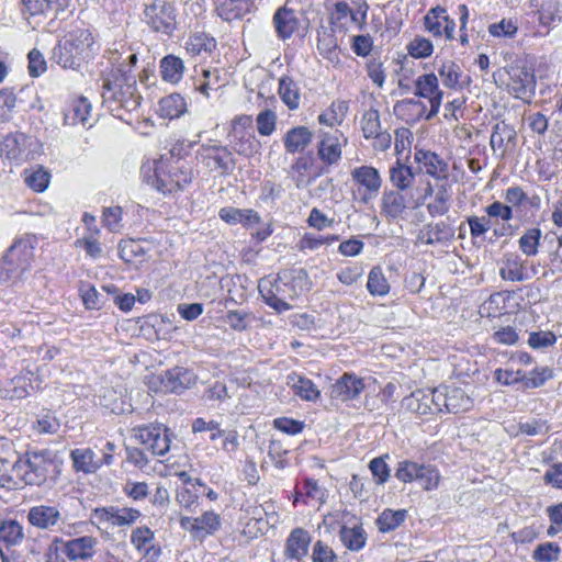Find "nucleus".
<instances>
[{
	"instance_id": "obj_1",
	"label": "nucleus",
	"mask_w": 562,
	"mask_h": 562,
	"mask_svg": "<svg viewBox=\"0 0 562 562\" xmlns=\"http://www.w3.org/2000/svg\"><path fill=\"white\" fill-rule=\"evenodd\" d=\"M310 289L308 274L303 268L281 270L274 279L262 278L258 291L267 305L282 313L289 311V300H294Z\"/></svg>"
},
{
	"instance_id": "obj_2",
	"label": "nucleus",
	"mask_w": 562,
	"mask_h": 562,
	"mask_svg": "<svg viewBox=\"0 0 562 562\" xmlns=\"http://www.w3.org/2000/svg\"><path fill=\"white\" fill-rule=\"evenodd\" d=\"M99 50L89 29L74 27L60 37L52 49L50 59L64 69L77 70Z\"/></svg>"
},
{
	"instance_id": "obj_3",
	"label": "nucleus",
	"mask_w": 562,
	"mask_h": 562,
	"mask_svg": "<svg viewBox=\"0 0 562 562\" xmlns=\"http://www.w3.org/2000/svg\"><path fill=\"white\" fill-rule=\"evenodd\" d=\"M12 471L26 485L43 486L56 483L61 472V461L53 450H29L19 456Z\"/></svg>"
},
{
	"instance_id": "obj_4",
	"label": "nucleus",
	"mask_w": 562,
	"mask_h": 562,
	"mask_svg": "<svg viewBox=\"0 0 562 562\" xmlns=\"http://www.w3.org/2000/svg\"><path fill=\"white\" fill-rule=\"evenodd\" d=\"M101 97L112 112H133L138 109L142 99L137 93L135 77L123 68L112 69L111 76L104 79Z\"/></svg>"
},
{
	"instance_id": "obj_5",
	"label": "nucleus",
	"mask_w": 562,
	"mask_h": 562,
	"mask_svg": "<svg viewBox=\"0 0 562 562\" xmlns=\"http://www.w3.org/2000/svg\"><path fill=\"white\" fill-rule=\"evenodd\" d=\"M177 9L170 0H150L145 4L142 21L155 33L172 36L178 26Z\"/></svg>"
},
{
	"instance_id": "obj_6",
	"label": "nucleus",
	"mask_w": 562,
	"mask_h": 562,
	"mask_svg": "<svg viewBox=\"0 0 562 562\" xmlns=\"http://www.w3.org/2000/svg\"><path fill=\"white\" fill-rule=\"evenodd\" d=\"M196 159L210 172L229 176L236 168L233 151L218 142L202 144L196 151Z\"/></svg>"
},
{
	"instance_id": "obj_7",
	"label": "nucleus",
	"mask_w": 562,
	"mask_h": 562,
	"mask_svg": "<svg viewBox=\"0 0 562 562\" xmlns=\"http://www.w3.org/2000/svg\"><path fill=\"white\" fill-rule=\"evenodd\" d=\"M395 477L404 483L417 482L425 491L438 488L441 480L440 472L435 465L409 460L398 462Z\"/></svg>"
},
{
	"instance_id": "obj_8",
	"label": "nucleus",
	"mask_w": 562,
	"mask_h": 562,
	"mask_svg": "<svg viewBox=\"0 0 562 562\" xmlns=\"http://www.w3.org/2000/svg\"><path fill=\"white\" fill-rule=\"evenodd\" d=\"M135 438L154 457L166 456L171 446L172 431L161 423L139 425L133 428Z\"/></svg>"
},
{
	"instance_id": "obj_9",
	"label": "nucleus",
	"mask_w": 562,
	"mask_h": 562,
	"mask_svg": "<svg viewBox=\"0 0 562 562\" xmlns=\"http://www.w3.org/2000/svg\"><path fill=\"white\" fill-rule=\"evenodd\" d=\"M153 184L162 193L182 190L192 180L191 172L178 166L166 167L162 161L154 162Z\"/></svg>"
},
{
	"instance_id": "obj_10",
	"label": "nucleus",
	"mask_w": 562,
	"mask_h": 562,
	"mask_svg": "<svg viewBox=\"0 0 562 562\" xmlns=\"http://www.w3.org/2000/svg\"><path fill=\"white\" fill-rule=\"evenodd\" d=\"M351 180L358 187L360 201L364 204L375 199L382 187V178L379 170L372 166L362 165L350 172Z\"/></svg>"
},
{
	"instance_id": "obj_11",
	"label": "nucleus",
	"mask_w": 562,
	"mask_h": 562,
	"mask_svg": "<svg viewBox=\"0 0 562 562\" xmlns=\"http://www.w3.org/2000/svg\"><path fill=\"white\" fill-rule=\"evenodd\" d=\"M326 173V167L314 166L311 155L296 157L289 170V176L299 190L307 189L317 178Z\"/></svg>"
},
{
	"instance_id": "obj_12",
	"label": "nucleus",
	"mask_w": 562,
	"mask_h": 562,
	"mask_svg": "<svg viewBox=\"0 0 562 562\" xmlns=\"http://www.w3.org/2000/svg\"><path fill=\"white\" fill-rule=\"evenodd\" d=\"M342 133L335 131L334 133H322L317 143V157L321 160L318 167H326L327 173L331 166L339 164L342 157L341 138Z\"/></svg>"
},
{
	"instance_id": "obj_13",
	"label": "nucleus",
	"mask_w": 562,
	"mask_h": 562,
	"mask_svg": "<svg viewBox=\"0 0 562 562\" xmlns=\"http://www.w3.org/2000/svg\"><path fill=\"white\" fill-rule=\"evenodd\" d=\"M415 95L427 99L430 104L427 117H435L440 110L443 92L439 89L438 78L435 74H424L415 80Z\"/></svg>"
},
{
	"instance_id": "obj_14",
	"label": "nucleus",
	"mask_w": 562,
	"mask_h": 562,
	"mask_svg": "<svg viewBox=\"0 0 562 562\" xmlns=\"http://www.w3.org/2000/svg\"><path fill=\"white\" fill-rule=\"evenodd\" d=\"M437 401L441 404V413L458 414L473 406L472 398L461 387L440 385L437 387Z\"/></svg>"
},
{
	"instance_id": "obj_15",
	"label": "nucleus",
	"mask_w": 562,
	"mask_h": 562,
	"mask_svg": "<svg viewBox=\"0 0 562 562\" xmlns=\"http://www.w3.org/2000/svg\"><path fill=\"white\" fill-rule=\"evenodd\" d=\"M402 405L418 416L441 413V404L437 401V387L434 390H417L406 396Z\"/></svg>"
},
{
	"instance_id": "obj_16",
	"label": "nucleus",
	"mask_w": 562,
	"mask_h": 562,
	"mask_svg": "<svg viewBox=\"0 0 562 562\" xmlns=\"http://www.w3.org/2000/svg\"><path fill=\"white\" fill-rule=\"evenodd\" d=\"M195 373L183 367H175L167 370L160 378V383L166 392L180 394L196 383Z\"/></svg>"
},
{
	"instance_id": "obj_17",
	"label": "nucleus",
	"mask_w": 562,
	"mask_h": 562,
	"mask_svg": "<svg viewBox=\"0 0 562 562\" xmlns=\"http://www.w3.org/2000/svg\"><path fill=\"white\" fill-rule=\"evenodd\" d=\"M55 542L63 546V553L70 561H86L92 558L98 543L92 536H82L67 541L56 538Z\"/></svg>"
},
{
	"instance_id": "obj_18",
	"label": "nucleus",
	"mask_w": 562,
	"mask_h": 562,
	"mask_svg": "<svg viewBox=\"0 0 562 562\" xmlns=\"http://www.w3.org/2000/svg\"><path fill=\"white\" fill-rule=\"evenodd\" d=\"M272 24L277 37L286 41L299 31L301 24L299 12L286 5L280 7L272 16Z\"/></svg>"
},
{
	"instance_id": "obj_19",
	"label": "nucleus",
	"mask_w": 562,
	"mask_h": 562,
	"mask_svg": "<svg viewBox=\"0 0 562 562\" xmlns=\"http://www.w3.org/2000/svg\"><path fill=\"white\" fill-rule=\"evenodd\" d=\"M36 237L34 235H24L18 238L7 250L9 259H12L18 267L29 270L34 260V249L36 246Z\"/></svg>"
},
{
	"instance_id": "obj_20",
	"label": "nucleus",
	"mask_w": 562,
	"mask_h": 562,
	"mask_svg": "<svg viewBox=\"0 0 562 562\" xmlns=\"http://www.w3.org/2000/svg\"><path fill=\"white\" fill-rule=\"evenodd\" d=\"M364 389L361 378L352 373L342 374L330 389V397L342 402L357 398Z\"/></svg>"
},
{
	"instance_id": "obj_21",
	"label": "nucleus",
	"mask_w": 562,
	"mask_h": 562,
	"mask_svg": "<svg viewBox=\"0 0 562 562\" xmlns=\"http://www.w3.org/2000/svg\"><path fill=\"white\" fill-rule=\"evenodd\" d=\"M314 133L304 125L293 126L282 137L286 154L295 155L304 153L313 142Z\"/></svg>"
},
{
	"instance_id": "obj_22",
	"label": "nucleus",
	"mask_w": 562,
	"mask_h": 562,
	"mask_svg": "<svg viewBox=\"0 0 562 562\" xmlns=\"http://www.w3.org/2000/svg\"><path fill=\"white\" fill-rule=\"evenodd\" d=\"M29 137L23 133H11L0 142V156L20 164L27 157Z\"/></svg>"
},
{
	"instance_id": "obj_23",
	"label": "nucleus",
	"mask_w": 562,
	"mask_h": 562,
	"mask_svg": "<svg viewBox=\"0 0 562 562\" xmlns=\"http://www.w3.org/2000/svg\"><path fill=\"white\" fill-rule=\"evenodd\" d=\"M61 519V514L56 506L36 505L29 509L27 521L35 528L50 530Z\"/></svg>"
},
{
	"instance_id": "obj_24",
	"label": "nucleus",
	"mask_w": 562,
	"mask_h": 562,
	"mask_svg": "<svg viewBox=\"0 0 562 562\" xmlns=\"http://www.w3.org/2000/svg\"><path fill=\"white\" fill-rule=\"evenodd\" d=\"M394 113L408 124H414L422 119L430 121L432 117L428 116L426 103L419 99L409 98L404 99L394 105Z\"/></svg>"
},
{
	"instance_id": "obj_25",
	"label": "nucleus",
	"mask_w": 562,
	"mask_h": 562,
	"mask_svg": "<svg viewBox=\"0 0 562 562\" xmlns=\"http://www.w3.org/2000/svg\"><path fill=\"white\" fill-rule=\"evenodd\" d=\"M499 276L503 280L512 282H522L530 279L527 261L515 252L505 254Z\"/></svg>"
},
{
	"instance_id": "obj_26",
	"label": "nucleus",
	"mask_w": 562,
	"mask_h": 562,
	"mask_svg": "<svg viewBox=\"0 0 562 562\" xmlns=\"http://www.w3.org/2000/svg\"><path fill=\"white\" fill-rule=\"evenodd\" d=\"M311 535L303 528H294L285 542L284 554L286 558L300 561L308 553Z\"/></svg>"
},
{
	"instance_id": "obj_27",
	"label": "nucleus",
	"mask_w": 562,
	"mask_h": 562,
	"mask_svg": "<svg viewBox=\"0 0 562 562\" xmlns=\"http://www.w3.org/2000/svg\"><path fill=\"white\" fill-rule=\"evenodd\" d=\"M91 103L87 98L80 97L69 102L63 110L64 125L75 126L89 124Z\"/></svg>"
},
{
	"instance_id": "obj_28",
	"label": "nucleus",
	"mask_w": 562,
	"mask_h": 562,
	"mask_svg": "<svg viewBox=\"0 0 562 562\" xmlns=\"http://www.w3.org/2000/svg\"><path fill=\"white\" fill-rule=\"evenodd\" d=\"M285 384L303 401L315 402L321 396V392L313 381L296 372L286 375Z\"/></svg>"
},
{
	"instance_id": "obj_29",
	"label": "nucleus",
	"mask_w": 562,
	"mask_h": 562,
	"mask_svg": "<svg viewBox=\"0 0 562 562\" xmlns=\"http://www.w3.org/2000/svg\"><path fill=\"white\" fill-rule=\"evenodd\" d=\"M252 0H223L216 1L215 11L223 21H234L241 19L249 12Z\"/></svg>"
},
{
	"instance_id": "obj_30",
	"label": "nucleus",
	"mask_w": 562,
	"mask_h": 562,
	"mask_svg": "<svg viewBox=\"0 0 562 562\" xmlns=\"http://www.w3.org/2000/svg\"><path fill=\"white\" fill-rule=\"evenodd\" d=\"M415 159L423 165L426 173L434 178L446 177L448 172V164L436 153L429 150H417Z\"/></svg>"
},
{
	"instance_id": "obj_31",
	"label": "nucleus",
	"mask_w": 562,
	"mask_h": 562,
	"mask_svg": "<svg viewBox=\"0 0 562 562\" xmlns=\"http://www.w3.org/2000/svg\"><path fill=\"white\" fill-rule=\"evenodd\" d=\"M453 236V229L446 222L430 223L420 229L418 241L426 245H435L448 240Z\"/></svg>"
},
{
	"instance_id": "obj_32",
	"label": "nucleus",
	"mask_w": 562,
	"mask_h": 562,
	"mask_svg": "<svg viewBox=\"0 0 562 562\" xmlns=\"http://www.w3.org/2000/svg\"><path fill=\"white\" fill-rule=\"evenodd\" d=\"M221 86V70L218 68H202L200 76L193 78V90L205 98H210V92L220 89Z\"/></svg>"
},
{
	"instance_id": "obj_33",
	"label": "nucleus",
	"mask_w": 562,
	"mask_h": 562,
	"mask_svg": "<svg viewBox=\"0 0 562 562\" xmlns=\"http://www.w3.org/2000/svg\"><path fill=\"white\" fill-rule=\"evenodd\" d=\"M539 24L547 30L558 26L562 22L561 4L558 0H542L538 9ZM549 31L546 32L548 34Z\"/></svg>"
},
{
	"instance_id": "obj_34",
	"label": "nucleus",
	"mask_w": 562,
	"mask_h": 562,
	"mask_svg": "<svg viewBox=\"0 0 562 562\" xmlns=\"http://www.w3.org/2000/svg\"><path fill=\"white\" fill-rule=\"evenodd\" d=\"M407 205L404 195L397 190L385 191L381 198L382 213L392 220L402 216Z\"/></svg>"
},
{
	"instance_id": "obj_35",
	"label": "nucleus",
	"mask_w": 562,
	"mask_h": 562,
	"mask_svg": "<svg viewBox=\"0 0 562 562\" xmlns=\"http://www.w3.org/2000/svg\"><path fill=\"white\" fill-rule=\"evenodd\" d=\"M24 539L23 527L14 519L0 522V548H13Z\"/></svg>"
},
{
	"instance_id": "obj_36",
	"label": "nucleus",
	"mask_w": 562,
	"mask_h": 562,
	"mask_svg": "<svg viewBox=\"0 0 562 562\" xmlns=\"http://www.w3.org/2000/svg\"><path fill=\"white\" fill-rule=\"evenodd\" d=\"M159 69L161 78L169 83H178L184 72L183 60L176 55H167L160 59Z\"/></svg>"
},
{
	"instance_id": "obj_37",
	"label": "nucleus",
	"mask_w": 562,
	"mask_h": 562,
	"mask_svg": "<svg viewBox=\"0 0 562 562\" xmlns=\"http://www.w3.org/2000/svg\"><path fill=\"white\" fill-rule=\"evenodd\" d=\"M215 47V38L204 32L191 34L186 42V50L192 57L209 55Z\"/></svg>"
},
{
	"instance_id": "obj_38",
	"label": "nucleus",
	"mask_w": 562,
	"mask_h": 562,
	"mask_svg": "<svg viewBox=\"0 0 562 562\" xmlns=\"http://www.w3.org/2000/svg\"><path fill=\"white\" fill-rule=\"evenodd\" d=\"M94 458L95 453L90 448H77L70 451L72 468L76 472L94 473L100 468Z\"/></svg>"
},
{
	"instance_id": "obj_39",
	"label": "nucleus",
	"mask_w": 562,
	"mask_h": 562,
	"mask_svg": "<svg viewBox=\"0 0 562 562\" xmlns=\"http://www.w3.org/2000/svg\"><path fill=\"white\" fill-rule=\"evenodd\" d=\"M349 111V103L345 100L334 101L324 112H322L317 120L321 125L334 127L340 125L347 116Z\"/></svg>"
},
{
	"instance_id": "obj_40",
	"label": "nucleus",
	"mask_w": 562,
	"mask_h": 562,
	"mask_svg": "<svg viewBox=\"0 0 562 562\" xmlns=\"http://www.w3.org/2000/svg\"><path fill=\"white\" fill-rule=\"evenodd\" d=\"M278 93L282 102L290 109L296 110L300 106L301 94L297 83L289 76L279 79Z\"/></svg>"
},
{
	"instance_id": "obj_41",
	"label": "nucleus",
	"mask_w": 562,
	"mask_h": 562,
	"mask_svg": "<svg viewBox=\"0 0 562 562\" xmlns=\"http://www.w3.org/2000/svg\"><path fill=\"white\" fill-rule=\"evenodd\" d=\"M416 173L411 166L397 160L390 168V181L398 191H406L412 188Z\"/></svg>"
},
{
	"instance_id": "obj_42",
	"label": "nucleus",
	"mask_w": 562,
	"mask_h": 562,
	"mask_svg": "<svg viewBox=\"0 0 562 562\" xmlns=\"http://www.w3.org/2000/svg\"><path fill=\"white\" fill-rule=\"evenodd\" d=\"M187 111V102L180 93H171L159 101L160 116L178 119Z\"/></svg>"
},
{
	"instance_id": "obj_43",
	"label": "nucleus",
	"mask_w": 562,
	"mask_h": 562,
	"mask_svg": "<svg viewBox=\"0 0 562 562\" xmlns=\"http://www.w3.org/2000/svg\"><path fill=\"white\" fill-rule=\"evenodd\" d=\"M342 544L350 551H360L367 542V533L361 525L342 526L339 531Z\"/></svg>"
},
{
	"instance_id": "obj_44",
	"label": "nucleus",
	"mask_w": 562,
	"mask_h": 562,
	"mask_svg": "<svg viewBox=\"0 0 562 562\" xmlns=\"http://www.w3.org/2000/svg\"><path fill=\"white\" fill-rule=\"evenodd\" d=\"M447 21V10L442 7L430 9L424 18L425 30L435 37L443 36V24Z\"/></svg>"
},
{
	"instance_id": "obj_45",
	"label": "nucleus",
	"mask_w": 562,
	"mask_h": 562,
	"mask_svg": "<svg viewBox=\"0 0 562 562\" xmlns=\"http://www.w3.org/2000/svg\"><path fill=\"white\" fill-rule=\"evenodd\" d=\"M406 509H384L376 519L381 532H390L398 528L406 519Z\"/></svg>"
},
{
	"instance_id": "obj_46",
	"label": "nucleus",
	"mask_w": 562,
	"mask_h": 562,
	"mask_svg": "<svg viewBox=\"0 0 562 562\" xmlns=\"http://www.w3.org/2000/svg\"><path fill=\"white\" fill-rule=\"evenodd\" d=\"M66 0H21L23 11L30 15L45 14L64 9Z\"/></svg>"
},
{
	"instance_id": "obj_47",
	"label": "nucleus",
	"mask_w": 562,
	"mask_h": 562,
	"mask_svg": "<svg viewBox=\"0 0 562 562\" xmlns=\"http://www.w3.org/2000/svg\"><path fill=\"white\" fill-rule=\"evenodd\" d=\"M438 74L441 77L445 87L454 90L462 89L463 85L460 81L462 70L456 63L451 60L442 63L438 68Z\"/></svg>"
},
{
	"instance_id": "obj_48",
	"label": "nucleus",
	"mask_w": 562,
	"mask_h": 562,
	"mask_svg": "<svg viewBox=\"0 0 562 562\" xmlns=\"http://www.w3.org/2000/svg\"><path fill=\"white\" fill-rule=\"evenodd\" d=\"M451 194L446 186H439L436 191L432 201L427 204L428 213L435 216H441L448 213L450 209Z\"/></svg>"
},
{
	"instance_id": "obj_49",
	"label": "nucleus",
	"mask_w": 562,
	"mask_h": 562,
	"mask_svg": "<svg viewBox=\"0 0 562 562\" xmlns=\"http://www.w3.org/2000/svg\"><path fill=\"white\" fill-rule=\"evenodd\" d=\"M541 237L542 233L540 228H528L518 240L519 249L527 257L536 256L539 251Z\"/></svg>"
},
{
	"instance_id": "obj_50",
	"label": "nucleus",
	"mask_w": 562,
	"mask_h": 562,
	"mask_svg": "<svg viewBox=\"0 0 562 562\" xmlns=\"http://www.w3.org/2000/svg\"><path fill=\"white\" fill-rule=\"evenodd\" d=\"M367 289L371 295L384 296L390 292V284L381 269L373 267L368 276Z\"/></svg>"
},
{
	"instance_id": "obj_51",
	"label": "nucleus",
	"mask_w": 562,
	"mask_h": 562,
	"mask_svg": "<svg viewBox=\"0 0 562 562\" xmlns=\"http://www.w3.org/2000/svg\"><path fill=\"white\" fill-rule=\"evenodd\" d=\"M26 271L25 268L18 267V265L4 254L0 261V282L14 283L20 280Z\"/></svg>"
},
{
	"instance_id": "obj_52",
	"label": "nucleus",
	"mask_w": 562,
	"mask_h": 562,
	"mask_svg": "<svg viewBox=\"0 0 562 562\" xmlns=\"http://www.w3.org/2000/svg\"><path fill=\"white\" fill-rule=\"evenodd\" d=\"M23 175L25 184L35 192L45 191L49 184L50 175L42 167L25 170Z\"/></svg>"
},
{
	"instance_id": "obj_53",
	"label": "nucleus",
	"mask_w": 562,
	"mask_h": 562,
	"mask_svg": "<svg viewBox=\"0 0 562 562\" xmlns=\"http://www.w3.org/2000/svg\"><path fill=\"white\" fill-rule=\"evenodd\" d=\"M360 125L363 137L366 139L376 135V133L382 131L379 111L374 108H370L369 110L364 111L361 116Z\"/></svg>"
},
{
	"instance_id": "obj_54",
	"label": "nucleus",
	"mask_w": 562,
	"mask_h": 562,
	"mask_svg": "<svg viewBox=\"0 0 562 562\" xmlns=\"http://www.w3.org/2000/svg\"><path fill=\"white\" fill-rule=\"evenodd\" d=\"M561 547L557 542H543L532 551L535 562H557L560 559Z\"/></svg>"
},
{
	"instance_id": "obj_55",
	"label": "nucleus",
	"mask_w": 562,
	"mask_h": 562,
	"mask_svg": "<svg viewBox=\"0 0 562 562\" xmlns=\"http://www.w3.org/2000/svg\"><path fill=\"white\" fill-rule=\"evenodd\" d=\"M117 506L97 507L91 513V521L99 528L116 527Z\"/></svg>"
},
{
	"instance_id": "obj_56",
	"label": "nucleus",
	"mask_w": 562,
	"mask_h": 562,
	"mask_svg": "<svg viewBox=\"0 0 562 562\" xmlns=\"http://www.w3.org/2000/svg\"><path fill=\"white\" fill-rule=\"evenodd\" d=\"M154 540L155 533L147 526L137 527L134 530H132L131 543L137 551H145L146 553H148L149 546L153 543Z\"/></svg>"
},
{
	"instance_id": "obj_57",
	"label": "nucleus",
	"mask_w": 562,
	"mask_h": 562,
	"mask_svg": "<svg viewBox=\"0 0 562 562\" xmlns=\"http://www.w3.org/2000/svg\"><path fill=\"white\" fill-rule=\"evenodd\" d=\"M123 209L119 205L104 207L102 212V224L111 233H120L122 224Z\"/></svg>"
},
{
	"instance_id": "obj_58",
	"label": "nucleus",
	"mask_w": 562,
	"mask_h": 562,
	"mask_svg": "<svg viewBox=\"0 0 562 562\" xmlns=\"http://www.w3.org/2000/svg\"><path fill=\"white\" fill-rule=\"evenodd\" d=\"M515 131L509 127L504 122L497 123L494 125L491 138H490V145L495 150L496 148H503L505 145V142H510L515 138Z\"/></svg>"
},
{
	"instance_id": "obj_59",
	"label": "nucleus",
	"mask_w": 562,
	"mask_h": 562,
	"mask_svg": "<svg viewBox=\"0 0 562 562\" xmlns=\"http://www.w3.org/2000/svg\"><path fill=\"white\" fill-rule=\"evenodd\" d=\"M553 378V371L549 367L535 368L530 373L525 372L522 383L527 389H537Z\"/></svg>"
},
{
	"instance_id": "obj_60",
	"label": "nucleus",
	"mask_w": 562,
	"mask_h": 562,
	"mask_svg": "<svg viewBox=\"0 0 562 562\" xmlns=\"http://www.w3.org/2000/svg\"><path fill=\"white\" fill-rule=\"evenodd\" d=\"M368 11L369 4L366 1H352L351 13H349L348 20L358 31L366 30Z\"/></svg>"
},
{
	"instance_id": "obj_61",
	"label": "nucleus",
	"mask_w": 562,
	"mask_h": 562,
	"mask_svg": "<svg viewBox=\"0 0 562 562\" xmlns=\"http://www.w3.org/2000/svg\"><path fill=\"white\" fill-rule=\"evenodd\" d=\"M278 116L274 111L266 109L256 117L257 131L261 136H270L277 126Z\"/></svg>"
},
{
	"instance_id": "obj_62",
	"label": "nucleus",
	"mask_w": 562,
	"mask_h": 562,
	"mask_svg": "<svg viewBox=\"0 0 562 562\" xmlns=\"http://www.w3.org/2000/svg\"><path fill=\"white\" fill-rule=\"evenodd\" d=\"M351 4L346 1H337L330 11V24L348 30V15L351 13Z\"/></svg>"
},
{
	"instance_id": "obj_63",
	"label": "nucleus",
	"mask_w": 562,
	"mask_h": 562,
	"mask_svg": "<svg viewBox=\"0 0 562 562\" xmlns=\"http://www.w3.org/2000/svg\"><path fill=\"white\" fill-rule=\"evenodd\" d=\"M408 54L414 58H426L429 57L434 52V45L430 40L416 36L407 45Z\"/></svg>"
},
{
	"instance_id": "obj_64",
	"label": "nucleus",
	"mask_w": 562,
	"mask_h": 562,
	"mask_svg": "<svg viewBox=\"0 0 562 562\" xmlns=\"http://www.w3.org/2000/svg\"><path fill=\"white\" fill-rule=\"evenodd\" d=\"M259 142L254 134L243 133L235 142V150L237 154L249 157L257 153Z\"/></svg>"
}]
</instances>
